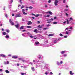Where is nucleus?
<instances>
[{"label":"nucleus","instance_id":"f257e3e1","mask_svg":"<svg viewBox=\"0 0 75 75\" xmlns=\"http://www.w3.org/2000/svg\"><path fill=\"white\" fill-rule=\"evenodd\" d=\"M58 3V0H55V2H54V4H55V6H57L58 4H57Z\"/></svg>","mask_w":75,"mask_h":75},{"label":"nucleus","instance_id":"f03ea898","mask_svg":"<svg viewBox=\"0 0 75 75\" xmlns=\"http://www.w3.org/2000/svg\"><path fill=\"white\" fill-rule=\"evenodd\" d=\"M33 24V23H32L31 21H29L28 23H27V24L28 25H31V24Z\"/></svg>","mask_w":75,"mask_h":75},{"label":"nucleus","instance_id":"7ed1b4c3","mask_svg":"<svg viewBox=\"0 0 75 75\" xmlns=\"http://www.w3.org/2000/svg\"><path fill=\"white\" fill-rule=\"evenodd\" d=\"M0 56H1V57H6V55L3 54H1Z\"/></svg>","mask_w":75,"mask_h":75},{"label":"nucleus","instance_id":"20e7f679","mask_svg":"<svg viewBox=\"0 0 75 75\" xmlns=\"http://www.w3.org/2000/svg\"><path fill=\"white\" fill-rule=\"evenodd\" d=\"M16 17H21V15H20V14H16Z\"/></svg>","mask_w":75,"mask_h":75},{"label":"nucleus","instance_id":"39448f33","mask_svg":"<svg viewBox=\"0 0 75 75\" xmlns=\"http://www.w3.org/2000/svg\"><path fill=\"white\" fill-rule=\"evenodd\" d=\"M59 41V39L55 40H54V43H56V42H57Z\"/></svg>","mask_w":75,"mask_h":75},{"label":"nucleus","instance_id":"423d86ee","mask_svg":"<svg viewBox=\"0 0 75 75\" xmlns=\"http://www.w3.org/2000/svg\"><path fill=\"white\" fill-rule=\"evenodd\" d=\"M15 26L17 28H18L19 26V24L17 23L16 25H15Z\"/></svg>","mask_w":75,"mask_h":75},{"label":"nucleus","instance_id":"0eeeda50","mask_svg":"<svg viewBox=\"0 0 75 75\" xmlns=\"http://www.w3.org/2000/svg\"><path fill=\"white\" fill-rule=\"evenodd\" d=\"M38 30L37 29H35L33 31L34 33H37V31Z\"/></svg>","mask_w":75,"mask_h":75},{"label":"nucleus","instance_id":"6e6552de","mask_svg":"<svg viewBox=\"0 0 75 75\" xmlns=\"http://www.w3.org/2000/svg\"><path fill=\"white\" fill-rule=\"evenodd\" d=\"M46 13H48L49 14H50V15H52V12H51V11H48Z\"/></svg>","mask_w":75,"mask_h":75},{"label":"nucleus","instance_id":"1a4fd4ad","mask_svg":"<svg viewBox=\"0 0 75 75\" xmlns=\"http://www.w3.org/2000/svg\"><path fill=\"white\" fill-rule=\"evenodd\" d=\"M12 58H14V59H16V58H17V57H16L15 56H13L12 57Z\"/></svg>","mask_w":75,"mask_h":75},{"label":"nucleus","instance_id":"9d476101","mask_svg":"<svg viewBox=\"0 0 75 75\" xmlns=\"http://www.w3.org/2000/svg\"><path fill=\"white\" fill-rule=\"evenodd\" d=\"M18 59H20V61H22V62H24V60L23 59H21V58H19Z\"/></svg>","mask_w":75,"mask_h":75},{"label":"nucleus","instance_id":"9b49d317","mask_svg":"<svg viewBox=\"0 0 75 75\" xmlns=\"http://www.w3.org/2000/svg\"><path fill=\"white\" fill-rule=\"evenodd\" d=\"M23 29H24V26H22L20 28V30H23Z\"/></svg>","mask_w":75,"mask_h":75},{"label":"nucleus","instance_id":"f8f14e48","mask_svg":"<svg viewBox=\"0 0 75 75\" xmlns=\"http://www.w3.org/2000/svg\"><path fill=\"white\" fill-rule=\"evenodd\" d=\"M31 69L32 71H35V69H34V67H31Z\"/></svg>","mask_w":75,"mask_h":75},{"label":"nucleus","instance_id":"ddd939ff","mask_svg":"<svg viewBox=\"0 0 75 75\" xmlns=\"http://www.w3.org/2000/svg\"><path fill=\"white\" fill-rule=\"evenodd\" d=\"M2 34L3 35H6V33L5 32H3Z\"/></svg>","mask_w":75,"mask_h":75},{"label":"nucleus","instance_id":"4468645a","mask_svg":"<svg viewBox=\"0 0 75 75\" xmlns=\"http://www.w3.org/2000/svg\"><path fill=\"white\" fill-rule=\"evenodd\" d=\"M6 31L7 33H10V30H9L8 29H6Z\"/></svg>","mask_w":75,"mask_h":75},{"label":"nucleus","instance_id":"2eb2a0df","mask_svg":"<svg viewBox=\"0 0 75 75\" xmlns=\"http://www.w3.org/2000/svg\"><path fill=\"white\" fill-rule=\"evenodd\" d=\"M70 75H73L74 74V73H72V71H70Z\"/></svg>","mask_w":75,"mask_h":75},{"label":"nucleus","instance_id":"dca6fc26","mask_svg":"<svg viewBox=\"0 0 75 75\" xmlns=\"http://www.w3.org/2000/svg\"><path fill=\"white\" fill-rule=\"evenodd\" d=\"M5 72L6 73H7V74H8L9 73V71L7 70H6L5 71Z\"/></svg>","mask_w":75,"mask_h":75},{"label":"nucleus","instance_id":"f3484780","mask_svg":"<svg viewBox=\"0 0 75 75\" xmlns=\"http://www.w3.org/2000/svg\"><path fill=\"white\" fill-rule=\"evenodd\" d=\"M48 35V37H52V36H53V35L52 34H50Z\"/></svg>","mask_w":75,"mask_h":75},{"label":"nucleus","instance_id":"a211bd4d","mask_svg":"<svg viewBox=\"0 0 75 75\" xmlns=\"http://www.w3.org/2000/svg\"><path fill=\"white\" fill-rule=\"evenodd\" d=\"M27 27L28 28H32V27H31V26H27Z\"/></svg>","mask_w":75,"mask_h":75},{"label":"nucleus","instance_id":"6ab92c4d","mask_svg":"<svg viewBox=\"0 0 75 75\" xmlns=\"http://www.w3.org/2000/svg\"><path fill=\"white\" fill-rule=\"evenodd\" d=\"M67 24H69V21H68V19H67Z\"/></svg>","mask_w":75,"mask_h":75},{"label":"nucleus","instance_id":"aec40b11","mask_svg":"<svg viewBox=\"0 0 75 75\" xmlns=\"http://www.w3.org/2000/svg\"><path fill=\"white\" fill-rule=\"evenodd\" d=\"M35 44L36 45H38V44H39V42H35Z\"/></svg>","mask_w":75,"mask_h":75},{"label":"nucleus","instance_id":"412c9836","mask_svg":"<svg viewBox=\"0 0 75 75\" xmlns=\"http://www.w3.org/2000/svg\"><path fill=\"white\" fill-rule=\"evenodd\" d=\"M65 51H62L61 52V53L62 54H64V53H65Z\"/></svg>","mask_w":75,"mask_h":75},{"label":"nucleus","instance_id":"4be33fe9","mask_svg":"<svg viewBox=\"0 0 75 75\" xmlns=\"http://www.w3.org/2000/svg\"><path fill=\"white\" fill-rule=\"evenodd\" d=\"M5 37L6 38H9V36L7 35Z\"/></svg>","mask_w":75,"mask_h":75},{"label":"nucleus","instance_id":"5701e85b","mask_svg":"<svg viewBox=\"0 0 75 75\" xmlns=\"http://www.w3.org/2000/svg\"><path fill=\"white\" fill-rule=\"evenodd\" d=\"M42 26H40V25H39L38 26V28H42Z\"/></svg>","mask_w":75,"mask_h":75},{"label":"nucleus","instance_id":"b1692460","mask_svg":"<svg viewBox=\"0 0 75 75\" xmlns=\"http://www.w3.org/2000/svg\"><path fill=\"white\" fill-rule=\"evenodd\" d=\"M47 27H49V26H51V24L50 23H49L48 25H47Z\"/></svg>","mask_w":75,"mask_h":75},{"label":"nucleus","instance_id":"393cba45","mask_svg":"<svg viewBox=\"0 0 75 75\" xmlns=\"http://www.w3.org/2000/svg\"><path fill=\"white\" fill-rule=\"evenodd\" d=\"M58 23V22H53V24H57Z\"/></svg>","mask_w":75,"mask_h":75},{"label":"nucleus","instance_id":"a878e982","mask_svg":"<svg viewBox=\"0 0 75 75\" xmlns=\"http://www.w3.org/2000/svg\"><path fill=\"white\" fill-rule=\"evenodd\" d=\"M23 14H24V15H27V13H26L25 12H23Z\"/></svg>","mask_w":75,"mask_h":75},{"label":"nucleus","instance_id":"bb28decb","mask_svg":"<svg viewBox=\"0 0 75 75\" xmlns=\"http://www.w3.org/2000/svg\"><path fill=\"white\" fill-rule=\"evenodd\" d=\"M29 9H32V8H33V7L32 6H30L29 7Z\"/></svg>","mask_w":75,"mask_h":75},{"label":"nucleus","instance_id":"cd10ccee","mask_svg":"<svg viewBox=\"0 0 75 75\" xmlns=\"http://www.w3.org/2000/svg\"><path fill=\"white\" fill-rule=\"evenodd\" d=\"M59 35L61 36V37H63V35H62L61 33H60L59 34Z\"/></svg>","mask_w":75,"mask_h":75},{"label":"nucleus","instance_id":"c85d7f7f","mask_svg":"<svg viewBox=\"0 0 75 75\" xmlns=\"http://www.w3.org/2000/svg\"><path fill=\"white\" fill-rule=\"evenodd\" d=\"M31 2L33 4H35V3H34V1H31Z\"/></svg>","mask_w":75,"mask_h":75},{"label":"nucleus","instance_id":"c756f323","mask_svg":"<svg viewBox=\"0 0 75 75\" xmlns=\"http://www.w3.org/2000/svg\"><path fill=\"white\" fill-rule=\"evenodd\" d=\"M21 75H26V73H22L21 74Z\"/></svg>","mask_w":75,"mask_h":75},{"label":"nucleus","instance_id":"7c9ffc66","mask_svg":"<svg viewBox=\"0 0 75 75\" xmlns=\"http://www.w3.org/2000/svg\"><path fill=\"white\" fill-rule=\"evenodd\" d=\"M9 21L10 23H12V21H11V19H10Z\"/></svg>","mask_w":75,"mask_h":75},{"label":"nucleus","instance_id":"2f4dec72","mask_svg":"<svg viewBox=\"0 0 75 75\" xmlns=\"http://www.w3.org/2000/svg\"><path fill=\"white\" fill-rule=\"evenodd\" d=\"M11 25H14V23L13 22H11Z\"/></svg>","mask_w":75,"mask_h":75},{"label":"nucleus","instance_id":"473e14b6","mask_svg":"<svg viewBox=\"0 0 75 75\" xmlns=\"http://www.w3.org/2000/svg\"><path fill=\"white\" fill-rule=\"evenodd\" d=\"M39 16H40L39 14H37V15H35V17H38Z\"/></svg>","mask_w":75,"mask_h":75},{"label":"nucleus","instance_id":"72a5a7b5","mask_svg":"<svg viewBox=\"0 0 75 75\" xmlns=\"http://www.w3.org/2000/svg\"><path fill=\"white\" fill-rule=\"evenodd\" d=\"M63 3H65V0H64L63 2Z\"/></svg>","mask_w":75,"mask_h":75},{"label":"nucleus","instance_id":"f704fd0d","mask_svg":"<svg viewBox=\"0 0 75 75\" xmlns=\"http://www.w3.org/2000/svg\"><path fill=\"white\" fill-rule=\"evenodd\" d=\"M22 12H23H23H24L25 11V10L23 9H22Z\"/></svg>","mask_w":75,"mask_h":75},{"label":"nucleus","instance_id":"c9c22d12","mask_svg":"<svg viewBox=\"0 0 75 75\" xmlns=\"http://www.w3.org/2000/svg\"><path fill=\"white\" fill-rule=\"evenodd\" d=\"M51 2V1L50 0H49L48 1V3H50Z\"/></svg>","mask_w":75,"mask_h":75},{"label":"nucleus","instance_id":"e433bc0d","mask_svg":"<svg viewBox=\"0 0 75 75\" xmlns=\"http://www.w3.org/2000/svg\"><path fill=\"white\" fill-rule=\"evenodd\" d=\"M5 17L6 18H7V17H8V16L7 15V14H6L5 15Z\"/></svg>","mask_w":75,"mask_h":75},{"label":"nucleus","instance_id":"4c0bfd02","mask_svg":"<svg viewBox=\"0 0 75 75\" xmlns=\"http://www.w3.org/2000/svg\"><path fill=\"white\" fill-rule=\"evenodd\" d=\"M24 6H22V7H21V9H22V8H24Z\"/></svg>","mask_w":75,"mask_h":75},{"label":"nucleus","instance_id":"58836bf2","mask_svg":"<svg viewBox=\"0 0 75 75\" xmlns=\"http://www.w3.org/2000/svg\"><path fill=\"white\" fill-rule=\"evenodd\" d=\"M46 17H50V15H47L46 16Z\"/></svg>","mask_w":75,"mask_h":75},{"label":"nucleus","instance_id":"ea45409f","mask_svg":"<svg viewBox=\"0 0 75 75\" xmlns=\"http://www.w3.org/2000/svg\"><path fill=\"white\" fill-rule=\"evenodd\" d=\"M66 34H68V32L67 31H66Z\"/></svg>","mask_w":75,"mask_h":75},{"label":"nucleus","instance_id":"a19ab883","mask_svg":"<svg viewBox=\"0 0 75 75\" xmlns=\"http://www.w3.org/2000/svg\"><path fill=\"white\" fill-rule=\"evenodd\" d=\"M4 64H5V65H6V64H7V62H4Z\"/></svg>","mask_w":75,"mask_h":75},{"label":"nucleus","instance_id":"79ce46f5","mask_svg":"<svg viewBox=\"0 0 75 75\" xmlns=\"http://www.w3.org/2000/svg\"><path fill=\"white\" fill-rule=\"evenodd\" d=\"M6 64H9V62H8V61H7Z\"/></svg>","mask_w":75,"mask_h":75},{"label":"nucleus","instance_id":"37998d69","mask_svg":"<svg viewBox=\"0 0 75 75\" xmlns=\"http://www.w3.org/2000/svg\"><path fill=\"white\" fill-rule=\"evenodd\" d=\"M45 7L46 8L47 7H48V6L47 5H45Z\"/></svg>","mask_w":75,"mask_h":75},{"label":"nucleus","instance_id":"c03bdc74","mask_svg":"<svg viewBox=\"0 0 75 75\" xmlns=\"http://www.w3.org/2000/svg\"><path fill=\"white\" fill-rule=\"evenodd\" d=\"M47 28H43V30H47Z\"/></svg>","mask_w":75,"mask_h":75},{"label":"nucleus","instance_id":"a18cd8bd","mask_svg":"<svg viewBox=\"0 0 75 75\" xmlns=\"http://www.w3.org/2000/svg\"><path fill=\"white\" fill-rule=\"evenodd\" d=\"M70 20H73V19L72 18H70Z\"/></svg>","mask_w":75,"mask_h":75},{"label":"nucleus","instance_id":"49530a36","mask_svg":"<svg viewBox=\"0 0 75 75\" xmlns=\"http://www.w3.org/2000/svg\"><path fill=\"white\" fill-rule=\"evenodd\" d=\"M66 15L67 16H69V15L67 13H66Z\"/></svg>","mask_w":75,"mask_h":75},{"label":"nucleus","instance_id":"de8ad7c7","mask_svg":"<svg viewBox=\"0 0 75 75\" xmlns=\"http://www.w3.org/2000/svg\"><path fill=\"white\" fill-rule=\"evenodd\" d=\"M29 64H30V65H33V63L32 62H30Z\"/></svg>","mask_w":75,"mask_h":75},{"label":"nucleus","instance_id":"09e8293b","mask_svg":"<svg viewBox=\"0 0 75 75\" xmlns=\"http://www.w3.org/2000/svg\"><path fill=\"white\" fill-rule=\"evenodd\" d=\"M57 65H59V64H59V62H57Z\"/></svg>","mask_w":75,"mask_h":75},{"label":"nucleus","instance_id":"8fccbe9b","mask_svg":"<svg viewBox=\"0 0 75 75\" xmlns=\"http://www.w3.org/2000/svg\"><path fill=\"white\" fill-rule=\"evenodd\" d=\"M32 15L33 16H35V15L34 14V13H32Z\"/></svg>","mask_w":75,"mask_h":75},{"label":"nucleus","instance_id":"3c124183","mask_svg":"<svg viewBox=\"0 0 75 75\" xmlns=\"http://www.w3.org/2000/svg\"><path fill=\"white\" fill-rule=\"evenodd\" d=\"M68 30V28H66V29H65V31H66V30Z\"/></svg>","mask_w":75,"mask_h":75},{"label":"nucleus","instance_id":"603ef678","mask_svg":"<svg viewBox=\"0 0 75 75\" xmlns=\"http://www.w3.org/2000/svg\"><path fill=\"white\" fill-rule=\"evenodd\" d=\"M30 38H33V37L32 35L30 36Z\"/></svg>","mask_w":75,"mask_h":75},{"label":"nucleus","instance_id":"864d4df0","mask_svg":"<svg viewBox=\"0 0 75 75\" xmlns=\"http://www.w3.org/2000/svg\"><path fill=\"white\" fill-rule=\"evenodd\" d=\"M67 36H64V38H67Z\"/></svg>","mask_w":75,"mask_h":75},{"label":"nucleus","instance_id":"5fc2aeb1","mask_svg":"<svg viewBox=\"0 0 75 75\" xmlns=\"http://www.w3.org/2000/svg\"><path fill=\"white\" fill-rule=\"evenodd\" d=\"M64 57H67V54H64Z\"/></svg>","mask_w":75,"mask_h":75},{"label":"nucleus","instance_id":"6e6d98bb","mask_svg":"<svg viewBox=\"0 0 75 75\" xmlns=\"http://www.w3.org/2000/svg\"><path fill=\"white\" fill-rule=\"evenodd\" d=\"M63 63V62H62V61H61L60 62V64H62Z\"/></svg>","mask_w":75,"mask_h":75},{"label":"nucleus","instance_id":"4d7b16f0","mask_svg":"<svg viewBox=\"0 0 75 75\" xmlns=\"http://www.w3.org/2000/svg\"><path fill=\"white\" fill-rule=\"evenodd\" d=\"M12 16H14V13H13L12 14Z\"/></svg>","mask_w":75,"mask_h":75},{"label":"nucleus","instance_id":"13d9d810","mask_svg":"<svg viewBox=\"0 0 75 75\" xmlns=\"http://www.w3.org/2000/svg\"><path fill=\"white\" fill-rule=\"evenodd\" d=\"M13 1L11 0V3H13Z\"/></svg>","mask_w":75,"mask_h":75},{"label":"nucleus","instance_id":"bf43d9fd","mask_svg":"<svg viewBox=\"0 0 75 75\" xmlns=\"http://www.w3.org/2000/svg\"><path fill=\"white\" fill-rule=\"evenodd\" d=\"M22 36H25V35H24V34H22Z\"/></svg>","mask_w":75,"mask_h":75},{"label":"nucleus","instance_id":"052dcab7","mask_svg":"<svg viewBox=\"0 0 75 75\" xmlns=\"http://www.w3.org/2000/svg\"><path fill=\"white\" fill-rule=\"evenodd\" d=\"M17 66H19V65H20V64H17Z\"/></svg>","mask_w":75,"mask_h":75},{"label":"nucleus","instance_id":"680f3d73","mask_svg":"<svg viewBox=\"0 0 75 75\" xmlns=\"http://www.w3.org/2000/svg\"><path fill=\"white\" fill-rule=\"evenodd\" d=\"M22 21H24V19H22Z\"/></svg>","mask_w":75,"mask_h":75},{"label":"nucleus","instance_id":"e2e57ef3","mask_svg":"<svg viewBox=\"0 0 75 75\" xmlns=\"http://www.w3.org/2000/svg\"><path fill=\"white\" fill-rule=\"evenodd\" d=\"M69 29H70L71 30H72V27H71Z\"/></svg>","mask_w":75,"mask_h":75},{"label":"nucleus","instance_id":"0e129e2a","mask_svg":"<svg viewBox=\"0 0 75 75\" xmlns=\"http://www.w3.org/2000/svg\"><path fill=\"white\" fill-rule=\"evenodd\" d=\"M32 18H33V19H34V18H34V17H31Z\"/></svg>","mask_w":75,"mask_h":75},{"label":"nucleus","instance_id":"69168bd1","mask_svg":"<svg viewBox=\"0 0 75 75\" xmlns=\"http://www.w3.org/2000/svg\"><path fill=\"white\" fill-rule=\"evenodd\" d=\"M23 32H24V31H25V30H22Z\"/></svg>","mask_w":75,"mask_h":75},{"label":"nucleus","instance_id":"338daca9","mask_svg":"<svg viewBox=\"0 0 75 75\" xmlns=\"http://www.w3.org/2000/svg\"><path fill=\"white\" fill-rule=\"evenodd\" d=\"M38 30H41V29L38 28Z\"/></svg>","mask_w":75,"mask_h":75},{"label":"nucleus","instance_id":"774afa93","mask_svg":"<svg viewBox=\"0 0 75 75\" xmlns=\"http://www.w3.org/2000/svg\"><path fill=\"white\" fill-rule=\"evenodd\" d=\"M3 71V69H0V71Z\"/></svg>","mask_w":75,"mask_h":75}]
</instances>
